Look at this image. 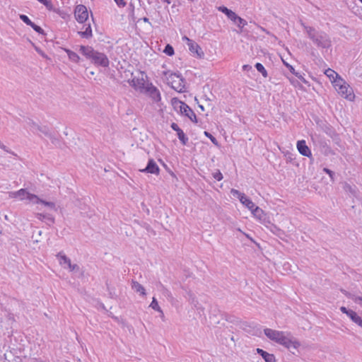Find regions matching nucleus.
Returning <instances> with one entry per match:
<instances>
[{"mask_svg":"<svg viewBox=\"0 0 362 362\" xmlns=\"http://www.w3.org/2000/svg\"><path fill=\"white\" fill-rule=\"evenodd\" d=\"M264 333L270 340L284 346L290 351L297 349L300 346V343L289 332L267 328L264 329Z\"/></svg>","mask_w":362,"mask_h":362,"instance_id":"nucleus-1","label":"nucleus"},{"mask_svg":"<svg viewBox=\"0 0 362 362\" xmlns=\"http://www.w3.org/2000/svg\"><path fill=\"white\" fill-rule=\"evenodd\" d=\"M308 38L313 43L320 49H328L332 46V41L329 36L324 31L317 30L315 28L308 26L301 23Z\"/></svg>","mask_w":362,"mask_h":362,"instance_id":"nucleus-2","label":"nucleus"},{"mask_svg":"<svg viewBox=\"0 0 362 362\" xmlns=\"http://www.w3.org/2000/svg\"><path fill=\"white\" fill-rule=\"evenodd\" d=\"M80 52L87 59H90L95 65L107 67L110 62L107 57L101 52L95 51L92 47L81 45Z\"/></svg>","mask_w":362,"mask_h":362,"instance_id":"nucleus-3","label":"nucleus"},{"mask_svg":"<svg viewBox=\"0 0 362 362\" xmlns=\"http://www.w3.org/2000/svg\"><path fill=\"white\" fill-rule=\"evenodd\" d=\"M165 79L172 88L177 92H185V80L181 75L169 71L164 72Z\"/></svg>","mask_w":362,"mask_h":362,"instance_id":"nucleus-4","label":"nucleus"},{"mask_svg":"<svg viewBox=\"0 0 362 362\" xmlns=\"http://www.w3.org/2000/svg\"><path fill=\"white\" fill-rule=\"evenodd\" d=\"M334 86L337 93L343 98L351 101L354 99V94L351 87L341 78L335 81Z\"/></svg>","mask_w":362,"mask_h":362,"instance_id":"nucleus-5","label":"nucleus"},{"mask_svg":"<svg viewBox=\"0 0 362 362\" xmlns=\"http://www.w3.org/2000/svg\"><path fill=\"white\" fill-rule=\"evenodd\" d=\"M175 109H179L180 112L187 117L191 121L197 122V117L193 110L185 103L181 101H175L174 103Z\"/></svg>","mask_w":362,"mask_h":362,"instance_id":"nucleus-6","label":"nucleus"},{"mask_svg":"<svg viewBox=\"0 0 362 362\" xmlns=\"http://www.w3.org/2000/svg\"><path fill=\"white\" fill-rule=\"evenodd\" d=\"M75 17L78 23H83L88 18L87 8L84 5H78L75 8Z\"/></svg>","mask_w":362,"mask_h":362,"instance_id":"nucleus-7","label":"nucleus"},{"mask_svg":"<svg viewBox=\"0 0 362 362\" xmlns=\"http://www.w3.org/2000/svg\"><path fill=\"white\" fill-rule=\"evenodd\" d=\"M342 188L344 191L352 198H358L359 196V191L355 185H350L347 182L342 183Z\"/></svg>","mask_w":362,"mask_h":362,"instance_id":"nucleus-8","label":"nucleus"},{"mask_svg":"<svg viewBox=\"0 0 362 362\" xmlns=\"http://www.w3.org/2000/svg\"><path fill=\"white\" fill-rule=\"evenodd\" d=\"M140 171L146 173L158 175L160 169L153 159H149L146 167L144 169H141Z\"/></svg>","mask_w":362,"mask_h":362,"instance_id":"nucleus-9","label":"nucleus"},{"mask_svg":"<svg viewBox=\"0 0 362 362\" xmlns=\"http://www.w3.org/2000/svg\"><path fill=\"white\" fill-rule=\"evenodd\" d=\"M188 47L189 51L194 55H196L198 58H203L204 56V53L202 51L201 47L196 43L194 41H192L188 45Z\"/></svg>","mask_w":362,"mask_h":362,"instance_id":"nucleus-10","label":"nucleus"},{"mask_svg":"<svg viewBox=\"0 0 362 362\" xmlns=\"http://www.w3.org/2000/svg\"><path fill=\"white\" fill-rule=\"evenodd\" d=\"M297 148L299 153L304 156L309 158L312 155L310 148L306 145V143L304 140H300L297 142Z\"/></svg>","mask_w":362,"mask_h":362,"instance_id":"nucleus-11","label":"nucleus"},{"mask_svg":"<svg viewBox=\"0 0 362 362\" xmlns=\"http://www.w3.org/2000/svg\"><path fill=\"white\" fill-rule=\"evenodd\" d=\"M171 128L177 132L178 139L183 145H186L188 141V138L185 136L183 131L179 127V126L173 122L171 124Z\"/></svg>","mask_w":362,"mask_h":362,"instance_id":"nucleus-12","label":"nucleus"},{"mask_svg":"<svg viewBox=\"0 0 362 362\" xmlns=\"http://www.w3.org/2000/svg\"><path fill=\"white\" fill-rule=\"evenodd\" d=\"M10 198H18L20 200L28 199V192L25 189H21L16 192H10L8 193Z\"/></svg>","mask_w":362,"mask_h":362,"instance_id":"nucleus-13","label":"nucleus"},{"mask_svg":"<svg viewBox=\"0 0 362 362\" xmlns=\"http://www.w3.org/2000/svg\"><path fill=\"white\" fill-rule=\"evenodd\" d=\"M129 84L136 90H141L144 88L145 81L142 77H134L132 81H129Z\"/></svg>","mask_w":362,"mask_h":362,"instance_id":"nucleus-14","label":"nucleus"},{"mask_svg":"<svg viewBox=\"0 0 362 362\" xmlns=\"http://www.w3.org/2000/svg\"><path fill=\"white\" fill-rule=\"evenodd\" d=\"M147 92L148 93L150 97L156 102H158L160 100V91L153 86H151L147 88Z\"/></svg>","mask_w":362,"mask_h":362,"instance_id":"nucleus-15","label":"nucleus"},{"mask_svg":"<svg viewBox=\"0 0 362 362\" xmlns=\"http://www.w3.org/2000/svg\"><path fill=\"white\" fill-rule=\"evenodd\" d=\"M257 352L264 359L265 362H275L276 361L273 354H269L261 349H257Z\"/></svg>","mask_w":362,"mask_h":362,"instance_id":"nucleus-16","label":"nucleus"},{"mask_svg":"<svg viewBox=\"0 0 362 362\" xmlns=\"http://www.w3.org/2000/svg\"><path fill=\"white\" fill-rule=\"evenodd\" d=\"M57 257L59 259V262L60 265L62 266L64 268L66 269L67 267L71 263V259L69 257H67L62 252H59L57 255Z\"/></svg>","mask_w":362,"mask_h":362,"instance_id":"nucleus-17","label":"nucleus"},{"mask_svg":"<svg viewBox=\"0 0 362 362\" xmlns=\"http://www.w3.org/2000/svg\"><path fill=\"white\" fill-rule=\"evenodd\" d=\"M132 288L136 293H139L142 296H146V290L144 287L136 281H132Z\"/></svg>","mask_w":362,"mask_h":362,"instance_id":"nucleus-18","label":"nucleus"},{"mask_svg":"<svg viewBox=\"0 0 362 362\" xmlns=\"http://www.w3.org/2000/svg\"><path fill=\"white\" fill-rule=\"evenodd\" d=\"M325 74L330 79V81L335 84V81L338 80L339 74L331 69H327L325 71Z\"/></svg>","mask_w":362,"mask_h":362,"instance_id":"nucleus-19","label":"nucleus"},{"mask_svg":"<svg viewBox=\"0 0 362 362\" xmlns=\"http://www.w3.org/2000/svg\"><path fill=\"white\" fill-rule=\"evenodd\" d=\"M240 202L250 211L255 206L252 201L248 199L245 195H241Z\"/></svg>","mask_w":362,"mask_h":362,"instance_id":"nucleus-20","label":"nucleus"},{"mask_svg":"<svg viewBox=\"0 0 362 362\" xmlns=\"http://www.w3.org/2000/svg\"><path fill=\"white\" fill-rule=\"evenodd\" d=\"M64 50L66 52V53L67 54V55L69 57V59L71 62H75V63L79 62L80 57L76 52H74L69 49H66V48H64Z\"/></svg>","mask_w":362,"mask_h":362,"instance_id":"nucleus-21","label":"nucleus"},{"mask_svg":"<svg viewBox=\"0 0 362 362\" xmlns=\"http://www.w3.org/2000/svg\"><path fill=\"white\" fill-rule=\"evenodd\" d=\"M84 26L86 27L85 30L84 31L78 32V34L82 37H85V38H90V37H91L93 34H92V30H91L90 25V24H88L87 25H85Z\"/></svg>","mask_w":362,"mask_h":362,"instance_id":"nucleus-22","label":"nucleus"},{"mask_svg":"<svg viewBox=\"0 0 362 362\" xmlns=\"http://www.w3.org/2000/svg\"><path fill=\"white\" fill-rule=\"evenodd\" d=\"M26 124H27V127L28 128H29V129L33 132V133H37V130L38 129H40V126L38 124H37L36 123H35L33 120L31 119H28L27 122H26Z\"/></svg>","mask_w":362,"mask_h":362,"instance_id":"nucleus-23","label":"nucleus"},{"mask_svg":"<svg viewBox=\"0 0 362 362\" xmlns=\"http://www.w3.org/2000/svg\"><path fill=\"white\" fill-rule=\"evenodd\" d=\"M28 200L33 204H40V202H42V199H40L37 195L31 193L28 194Z\"/></svg>","mask_w":362,"mask_h":362,"instance_id":"nucleus-24","label":"nucleus"},{"mask_svg":"<svg viewBox=\"0 0 362 362\" xmlns=\"http://www.w3.org/2000/svg\"><path fill=\"white\" fill-rule=\"evenodd\" d=\"M346 295L347 296H349V298H350L353 300H354V302H356V303H358L361 305H362V295L361 296H358V295L351 294V293H346Z\"/></svg>","mask_w":362,"mask_h":362,"instance_id":"nucleus-25","label":"nucleus"},{"mask_svg":"<svg viewBox=\"0 0 362 362\" xmlns=\"http://www.w3.org/2000/svg\"><path fill=\"white\" fill-rule=\"evenodd\" d=\"M255 66L257 69V70L262 74L264 77L267 76V71L261 63H257Z\"/></svg>","mask_w":362,"mask_h":362,"instance_id":"nucleus-26","label":"nucleus"},{"mask_svg":"<svg viewBox=\"0 0 362 362\" xmlns=\"http://www.w3.org/2000/svg\"><path fill=\"white\" fill-rule=\"evenodd\" d=\"M251 212L255 216L259 218H261L263 214V211L259 206H256L251 210Z\"/></svg>","mask_w":362,"mask_h":362,"instance_id":"nucleus-27","label":"nucleus"},{"mask_svg":"<svg viewBox=\"0 0 362 362\" xmlns=\"http://www.w3.org/2000/svg\"><path fill=\"white\" fill-rule=\"evenodd\" d=\"M37 132H40L44 134L45 136H48L50 139H53V136L49 129L47 127H40L38 129Z\"/></svg>","mask_w":362,"mask_h":362,"instance_id":"nucleus-28","label":"nucleus"},{"mask_svg":"<svg viewBox=\"0 0 362 362\" xmlns=\"http://www.w3.org/2000/svg\"><path fill=\"white\" fill-rule=\"evenodd\" d=\"M40 204H43L45 206L49 207L50 209H52L54 211H57L56 205L52 202H47V201L42 200V202H41Z\"/></svg>","mask_w":362,"mask_h":362,"instance_id":"nucleus-29","label":"nucleus"},{"mask_svg":"<svg viewBox=\"0 0 362 362\" xmlns=\"http://www.w3.org/2000/svg\"><path fill=\"white\" fill-rule=\"evenodd\" d=\"M150 307L152 308L153 310H158L160 313L163 314V312H162V310H160V307L158 305V301H157V300L155 298H153V300H152V302H151V303L150 305Z\"/></svg>","mask_w":362,"mask_h":362,"instance_id":"nucleus-30","label":"nucleus"},{"mask_svg":"<svg viewBox=\"0 0 362 362\" xmlns=\"http://www.w3.org/2000/svg\"><path fill=\"white\" fill-rule=\"evenodd\" d=\"M238 28L240 29H243V28L247 24V21L242 18L241 17L238 16L237 19V23H235ZM243 30H241V32Z\"/></svg>","mask_w":362,"mask_h":362,"instance_id":"nucleus-31","label":"nucleus"},{"mask_svg":"<svg viewBox=\"0 0 362 362\" xmlns=\"http://www.w3.org/2000/svg\"><path fill=\"white\" fill-rule=\"evenodd\" d=\"M163 52L168 56H172L174 54V49L171 45H167L163 50Z\"/></svg>","mask_w":362,"mask_h":362,"instance_id":"nucleus-32","label":"nucleus"},{"mask_svg":"<svg viewBox=\"0 0 362 362\" xmlns=\"http://www.w3.org/2000/svg\"><path fill=\"white\" fill-rule=\"evenodd\" d=\"M227 17L234 23H237L238 16L233 11H230V12L227 15Z\"/></svg>","mask_w":362,"mask_h":362,"instance_id":"nucleus-33","label":"nucleus"},{"mask_svg":"<svg viewBox=\"0 0 362 362\" xmlns=\"http://www.w3.org/2000/svg\"><path fill=\"white\" fill-rule=\"evenodd\" d=\"M299 325H300L302 326V328L303 329H307L310 328V323L308 322V321L307 320L306 318H301V322L299 323Z\"/></svg>","mask_w":362,"mask_h":362,"instance_id":"nucleus-34","label":"nucleus"},{"mask_svg":"<svg viewBox=\"0 0 362 362\" xmlns=\"http://www.w3.org/2000/svg\"><path fill=\"white\" fill-rule=\"evenodd\" d=\"M20 18L28 25H30L33 23L30 18L24 14L20 15Z\"/></svg>","mask_w":362,"mask_h":362,"instance_id":"nucleus-35","label":"nucleus"},{"mask_svg":"<svg viewBox=\"0 0 362 362\" xmlns=\"http://www.w3.org/2000/svg\"><path fill=\"white\" fill-rule=\"evenodd\" d=\"M212 175L213 177L218 181H221L223 179V175L218 170L214 173Z\"/></svg>","mask_w":362,"mask_h":362,"instance_id":"nucleus-36","label":"nucleus"},{"mask_svg":"<svg viewBox=\"0 0 362 362\" xmlns=\"http://www.w3.org/2000/svg\"><path fill=\"white\" fill-rule=\"evenodd\" d=\"M66 269H69L71 272H78L79 271V266L76 264H72L71 262L67 267Z\"/></svg>","mask_w":362,"mask_h":362,"instance_id":"nucleus-37","label":"nucleus"},{"mask_svg":"<svg viewBox=\"0 0 362 362\" xmlns=\"http://www.w3.org/2000/svg\"><path fill=\"white\" fill-rule=\"evenodd\" d=\"M204 134L206 136H207L208 138L210 139V140L212 141L213 144H214L216 146L218 145V141L216 139V138L214 136H213L210 133H209L208 132H204Z\"/></svg>","mask_w":362,"mask_h":362,"instance_id":"nucleus-38","label":"nucleus"},{"mask_svg":"<svg viewBox=\"0 0 362 362\" xmlns=\"http://www.w3.org/2000/svg\"><path fill=\"white\" fill-rule=\"evenodd\" d=\"M30 26L32 27L37 33L40 34L44 33V30L39 25H37L34 23H33Z\"/></svg>","mask_w":362,"mask_h":362,"instance_id":"nucleus-39","label":"nucleus"},{"mask_svg":"<svg viewBox=\"0 0 362 362\" xmlns=\"http://www.w3.org/2000/svg\"><path fill=\"white\" fill-rule=\"evenodd\" d=\"M230 193L233 195V196H237L239 199V200H240L241 199V195H245V194L243 193H241L237 189H232L230 190Z\"/></svg>","mask_w":362,"mask_h":362,"instance_id":"nucleus-40","label":"nucleus"},{"mask_svg":"<svg viewBox=\"0 0 362 362\" xmlns=\"http://www.w3.org/2000/svg\"><path fill=\"white\" fill-rule=\"evenodd\" d=\"M323 171L325 172L327 174L329 175V176L330 177L331 180L332 181H334V173L333 171H332L331 170L327 168H323Z\"/></svg>","mask_w":362,"mask_h":362,"instance_id":"nucleus-41","label":"nucleus"},{"mask_svg":"<svg viewBox=\"0 0 362 362\" xmlns=\"http://www.w3.org/2000/svg\"><path fill=\"white\" fill-rule=\"evenodd\" d=\"M340 309L344 313H346V315H349V317H356V313L354 312L351 311V313H349V312L346 310L345 307H341Z\"/></svg>","mask_w":362,"mask_h":362,"instance_id":"nucleus-42","label":"nucleus"},{"mask_svg":"<svg viewBox=\"0 0 362 362\" xmlns=\"http://www.w3.org/2000/svg\"><path fill=\"white\" fill-rule=\"evenodd\" d=\"M218 11H221L222 13H223L224 14H226V16L230 12L231 10L228 9L227 7L226 6H219L218 8Z\"/></svg>","mask_w":362,"mask_h":362,"instance_id":"nucleus-43","label":"nucleus"},{"mask_svg":"<svg viewBox=\"0 0 362 362\" xmlns=\"http://www.w3.org/2000/svg\"><path fill=\"white\" fill-rule=\"evenodd\" d=\"M115 3L119 6L124 7L126 6L127 3L124 0H115Z\"/></svg>","mask_w":362,"mask_h":362,"instance_id":"nucleus-44","label":"nucleus"},{"mask_svg":"<svg viewBox=\"0 0 362 362\" xmlns=\"http://www.w3.org/2000/svg\"><path fill=\"white\" fill-rule=\"evenodd\" d=\"M356 324L362 327V318H351Z\"/></svg>","mask_w":362,"mask_h":362,"instance_id":"nucleus-45","label":"nucleus"},{"mask_svg":"<svg viewBox=\"0 0 362 362\" xmlns=\"http://www.w3.org/2000/svg\"><path fill=\"white\" fill-rule=\"evenodd\" d=\"M36 217L40 220V221H43L45 218H46L47 217V214H40V213H37L36 214Z\"/></svg>","mask_w":362,"mask_h":362,"instance_id":"nucleus-46","label":"nucleus"},{"mask_svg":"<svg viewBox=\"0 0 362 362\" xmlns=\"http://www.w3.org/2000/svg\"><path fill=\"white\" fill-rule=\"evenodd\" d=\"M284 65H285V66H286L289 69V71H290L292 74H293V73L296 71H295V69H294L291 65H290L289 64H288V63H286V62H284Z\"/></svg>","mask_w":362,"mask_h":362,"instance_id":"nucleus-47","label":"nucleus"},{"mask_svg":"<svg viewBox=\"0 0 362 362\" xmlns=\"http://www.w3.org/2000/svg\"><path fill=\"white\" fill-rule=\"evenodd\" d=\"M293 74H294L296 76H297L299 79H300L304 83H306L305 79L303 77V76L299 72L295 71Z\"/></svg>","mask_w":362,"mask_h":362,"instance_id":"nucleus-48","label":"nucleus"},{"mask_svg":"<svg viewBox=\"0 0 362 362\" xmlns=\"http://www.w3.org/2000/svg\"><path fill=\"white\" fill-rule=\"evenodd\" d=\"M45 219L47 220L50 223H54V217L50 216V215H47V217H46Z\"/></svg>","mask_w":362,"mask_h":362,"instance_id":"nucleus-49","label":"nucleus"},{"mask_svg":"<svg viewBox=\"0 0 362 362\" xmlns=\"http://www.w3.org/2000/svg\"><path fill=\"white\" fill-rule=\"evenodd\" d=\"M182 41L186 42H187V45H188L190 42H192L193 41V40H190L189 37H187V36H183V37H182Z\"/></svg>","mask_w":362,"mask_h":362,"instance_id":"nucleus-50","label":"nucleus"},{"mask_svg":"<svg viewBox=\"0 0 362 362\" xmlns=\"http://www.w3.org/2000/svg\"><path fill=\"white\" fill-rule=\"evenodd\" d=\"M243 69L244 71H249V70L252 69V66L250 65L245 64V65H243Z\"/></svg>","mask_w":362,"mask_h":362,"instance_id":"nucleus-51","label":"nucleus"},{"mask_svg":"<svg viewBox=\"0 0 362 362\" xmlns=\"http://www.w3.org/2000/svg\"><path fill=\"white\" fill-rule=\"evenodd\" d=\"M40 3L43 4L44 5L47 6L48 5V1L47 0H37Z\"/></svg>","mask_w":362,"mask_h":362,"instance_id":"nucleus-52","label":"nucleus"},{"mask_svg":"<svg viewBox=\"0 0 362 362\" xmlns=\"http://www.w3.org/2000/svg\"><path fill=\"white\" fill-rule=\"evenodd\" d=\"M0 148L4 149V151L8 152V151L6 149V146H4L3 144H1Z\"/></svg>","mask_w":362,"mask_h":362,"instance_id":"nucleus-53","label":"nucleus"},{"mask_svg":"<svg viewBox=\"0 0 362 362\" xmlns=\"http://www.w3.org/2000/svg\"><path fill=\"white\" fill-rule=\"evenodd\" d=\"M164 2H166L168 4L171 3L170 0H163Z\"/></svg>","mask_w":362,"mask_h":362,"instance_id":"nucleus-54","label":"nucleus"},{"mask_svg":"<svg viewBox=\"0 0 362 362\" xmlns=\"http://www.w3.org/2000/svg\"><path fill=\"white\" fill-rule=\"evenodd\" d=\"M144 22H148V18H144Z\"/></svg>","mask_w":362,"mask_h":362,"instance_id":"nucleus-55","label":"nucleus"},{"mask_svg":"<svg viewBox=\"0 0 362 362\" xmlns=\"http://www.w3.org/2000/svg\"><path fill=\"white\" fill-rule=\"evenodd\" d=\"M199 108H200L202 110H204V107H203V105H199Z\"/></svg>","mask_w":362,"mask_h":362,"instance_id":"nucleus-56","label":"nucleus"},{"mask_svg":"<svg viewBox=\"0 0 362 362\" xmlns=\"http://www.w3.org/2000/svg\"><path fill=\"white\" fill-rule=\"evenodd\" d=\"M38 234H39V235H40L42 234V231L41 230L38 231Z\"/></svg>","mask_w":362,"mask_h":362,"instance_id":"nucleus-57","label":"nucleus"},{"mask_svg":"<svg viewBox=\"0 0 362 362\" xmlns=\"http://www.w3.org/2000/svg\"><path fill=\"white\" fill-rule=\"evenodd\" d=\"M246 236H247V238H250L251 240H252V238H250L249 237V235H246Z\"/></svg>","mask_w":362,"mask_h":362,"instance_id":"nucleus-58","label":"nucleus"},{"mask_svg":"<svg viewBox=\"0 0 362 362\" xmlns=\"http://www.w3.org/2000/svg\"><path fill=\"white\" fill-rule=\"evenodd\" d=\"M362 3V0H359Z\"/></svg>","mask_w":362,"mask_h":362,"instance_id":"nucleus-59","label":"nucleus"},{"mask_svg":"<svg viewBox=\"0 0 362 362\" xmlns=\"http://www.w3.org/2000/svg\"><path fill=\"white\" fill-rule=\"evenodd\" d=\"M362 3V0H359Z\"/></svg>","mask_w":362,"mask_h":362,"instance_id":"nucleus-60","label":"nucleus"}]
</instances>
